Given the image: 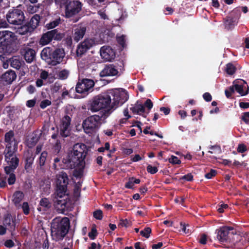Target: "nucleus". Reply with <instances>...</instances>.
I'll return each mask as SVG.
<instances>
[{
	"label": "nucleus",
	"instance_id": "obj_1",
	"mask_svg": "<svg viewBox=\"0 0 249 249\" xmlns=\"http://www.w3.org/2000/svg\"><path fill=\"white\" fill-rule=\"evenodd\" d=\"M125 90L112 89L107 93L99 94L93 97L89 104V109L91 112H106L109 110L110 115L119 106H122L128 99Z\"/></svg>",
	"mask_w": 249,
	"mask_h": 249
},
{
	"label": "nucleus",
	"instance_id": "obj_2",
	"mask_svg": "<svg viewBox=\"0 0 249 249\" xmlns=\"http://www.w3.org/2000/svg\"><path fill=\"white\" fill-rule=\"evenodd\" d=\"M86 145L82 143L75 144L72 150L63 160L67 168L74 169L78 165L85 164V159L87 156Z\"/></svg>",
	"mask_w": 249,
	"mask_h": 249
},
{
	"label": "nucleus",
	"instance_id": "obj_3",
	"mask_svg": "<svg viewBox=\"0 0 249 249\" xmlns=\"http://www.w3.org/2000/svg\"><path fill=\"white\" fill-rule=\"evenodd\" d=\"M70 221L68 217H56L51 223V236L53 240H62L68 234L70 228Z\"/></svg>",
	"mask_w": 249,
	"mask_h": 249
},
{
	"label": "nucleus",
	"instance_id": "obj_4",
	"mask_svg": "<svg viewBox=\"0 0 249 249\" xmlns=\"http://www.w3.org/2000/svg\"><path fill=\"white\" fill-rule=\"evenodd\" d=\"M109 115L110 111L107 110L106 112L99 113V115H93L88 117L82 124L85 133L91 134L95 132L102 123L106 122V120Z\"/></svg>",
	"mask_w": 249,
	"mask_h": 249
},
{
	"label": "nucleus",
	"instance_id": "obj_5",
	"mask_svg": "<svg viewBox=\"0 0 249 249\" xmlns=\"http://www.w3.org/2000/svg\"><path fill=\"white\" fill-rule=\"evenodd\" d=\"M40 55L49 65L56 66L63 61L65 53L63 49L46 47L42 50Z\"/></svg>",
	"mask_w": 249,
	"mask_h": 249
},
{
	"label": "nucleus",
	"instance_id": "obj_6",
	"mask_svg": "<svg viewBox=\"0 0 249 249\" xmlns=\"http://www.w3.org/2000/svg\"><path fill=\"white\" fill-rule=\"evenodd\" d=\"M19 5L10 9L6 15L7 22L10 24L21 25L25 19L23 10Z\"/></svg>",
	"mask_w": 249,
	"mask_h": 249
},
{
	"label": "nucleus",
	"instance_id": "obj_7",
	"mask_svg": "<svg viewBox=\"0 0 249 249\" xmlns=\"http://www.w3.org/2000/svg\"><path fill=\"white\" fill-rule=\"evenodd\" d=\"M217 239L221 243L234 244L236 232L234 228L230 226H223L215 231Z\"/></svg>",
	"mask_w": 249,
	"mask_h": 249
},
{
	"label": "nucleus",
	"instance_id": "obj_8",
	"mask_svg": "<svg viewBox=\"0 0 249 249\" xmlns=\"http://www.w3.org/2000/svg\"><path fill=\"white\" fill-rule=\"evenodd\" d=\"M68 175L64 172H61L57 176L56 189L54 194L60 198L67 195V187L69 184Z\"/></svg>",
	"mask_w": 249,
	"mask_h": 249
},
{
	"label": "nucleus",
	"instance_id": "obj_9",
	"mask_svg": "<svg viewBox=\"0 0 249 249\" xmlns=\"http://www.w3.org/2000/svg\"><path fill=\"white\" fill-rule=\"evenodd\" d=\"M71 118L68 115H65L60 120L58 125L56 127L57 131L59 136L66 138L71 135Z\"/></svg>",
	"mask_w": 249,
	"mask_h": 249
},
{
	"label": "nucleus",
	"instance_id": "obj_10",
	"mask_svg": "<svg viewBox=\"0 0 249 249\" xmlns=\"http://www.w3.org/2000/svg\"><path fill=\"white\" fill-rule=\"evenodd\" d=\"M15 34L10 31H0V47L3 49L9 50L16 40Z\"/></svg>",
	"mask_w": 249,
	"mask_h": 249
},
{
	"label": "nucleus",
	"instance_id": "obj_11",
	"mask_svg": "<svg viewBox=\"0 0 249 249\" xmlns=\"http://www.w3.org/2000/svg\"><path fill=\"white\" fill-rule=\"evenodd\" d=\"M82 4L77 0H69L66 5L65 16L66 18H71L79 13L81 10Z\"/></svg>",
	"mask_w": 249,
	"mask_h": 249
},
{
	"label": "nucleus",
	"instance_id": "obj_12",
	"mask_svg": "<svg viewBox=\"0 0 249 249\" xmlns=\"http://www.w3.org/2000/svg\"><path fill=\"white\" fill-rule=\"evenodd\" d=\"M17 150L10 149V146H7L5 148L3 154L5 157V161L9 164L14 167V169H16L18 166L19 159L15 154V152Z\"/></svg>",
	"mask_w": 249,
	"mask_h": 249
},
{
	"label": "nucleus",
	"instance_id": "obj_13",
	"mask_svg": "<svg viewBox=\"0 0 249 249\" xmlns=\"http://www.w3.org/2000/svg\"><path fill=\"white\" fill-rule=\"evenodd\" d=\"M53 38L57 40L62 39V35L58 33L57 29H53L43 34L40 39L39 43L42 45H45L49 43Z\"/></svg>",
	"mask_w": 249,
	"mask_h": 249
},
{
	"label": "nucleus",
	"instance_id": "obj_14",
	"mask_svg": "<svg viewBox=\"0 0 249 249\" xmlns=\"http://www.w3.org/2000/svg\"><path fill=\"white\" fill-rule=\"evenodd\" d=\"M94 85V82L92 80L83 79L81 82L77 83L75 90L78 93H84L92 89Z\"/></svg>",
	"mask_w": 249,
	"mask_h": 249
},
{
	"label": "nucleus",
	"instance_id": "obj_15",
	"mask_svg": "<svg viewBox=\"0 0 249 249\" xmlns=\"http://www.w3.org/2000/svg\"><path fill=\"white\" fill-rule=\"evenodd\" d=\"M64 197H66V198H63V197L60 198L56 195H55L53 200L54 205L57 211L62 213H65L67 208L68 202L67 199L68 198V195H67Z\"/></svg>",
	"mask_w": 249,
	"mask_h": 249
},
{
	"label": "nucleus",
	"instance_id": "obj_16",
	"mask_svg": "<svg viewBox=\"0 0 249 249\" xmlns=\"http://www.w3.org/2000/svg\"><path fill=\"white\" fill-rule=\"evenodd\" d=\"M100 52L101 56L106 61H111L115 57V52L110 46L102 47Z\"/></svg>",
	"mask_w": 249,
	"mask_h": 249
},
{
	"label": "nucleus",
	"instance_id": "obj_17",
	"mask_svg": "<svg viewBox=\"0 0 249 249\" xmlns=\"http://www.w3.org/2000/svg\"><path fill=\"white\" fill-rule=\"evenodd\" d=\"M4 141L5 142L7 143L6 145L5 148H6L7 146H10V149H12V142H14V144L13 149L15 150H17L18 142L17 140L14 138V132L13 130H11L5 134Z\"/></svg>",
	"mask_w": 249,
	"mask_h": 249
},
{
	"label": "nucleus",
	"instance_id": "obj_18",
	"mask_svg": "<svg viewBox=\"0 0 249 249\" xmlns=\"http://www.w3.org/2000/svg\"><path fill=\"white\" fill-rule=\"evenodd\" d=\"M21 53L27 63H30L35 59L36 53L32 48L25 47L21 50Z\"/></svg>",
	"mask_w": 249,
	"mask_h": 249
},
{
	"label": "nucleus",
	"instance_id": "obj_19",
	"mask_svg": "<svg viewBox=\"0 0 249 249\" xmlns=\"http://www.w3.org/2000/svg\"><path fill=\"white\" fill-rule=\"evenodd\" d=\"M224 20L225 28L228 31L232 30L238 22V18L235 16L226 17Z\"/></svg>",
	"mask_w": 249,
	"mask_h": 249
},
{
	"label": "nucleus",
	"instance_id": "obj_20",
	"mask_svg": "<svg viewBox=\"0 0 249 249\" xmlns=\"http://www.w3.org/2000/svg\"><path fill=\"white\" fill-rule=\"evenodd\" d=\"M17 75L13 70H8L3 73L1 76V81L4 84H10L16 79Z\"/></svg>",
	"mask_w": 249,
	"mask_h": 249
},
{
	"label": "nucleus",
	"instance_id": "obj_21",
	"mask_svg": "<svg viewBox=\"0 0 249 249\" xmlns=\"http://www.w3.org/2000/svg\"><path fill=\"white\" fill-rule=\"evenodd\" d=\"M118 74L117 70L111 64L105 65L100 73L101 77L116 76Z\"/></svg>",
	"mask_w": 249,
	"mask_h": 249
},
{
	"label": "nucleus",
	"instance_id": "obj_22",
	"mask_svg": "<svg viewBox=\"0 0 249 249\" xmlns=\"http://www.w3.org/2000/svg\"><path fill=\"white\" fill-rule=\"evenodd\" d=\"M87 28L85 26H77L74 29L73 38L74 41L78 42L85 35Z\"/></svg>",
	"mask_w": 249,
	"mask_h": 249
},
{
	"label": "nucleus",
	"instance_id": "obj_23",
	"mask_svg": "<svg viewBox=\"0 0 249 249\" xmlns=\"http://www.w3.org/2000/svg\"><path fill=\"white\" fill-rule=\"evenodd\" d=\"M48 154L46 151H43L37 160V167L41 170H44L45 167L48 165L49 163V160L48 158Z\"/></svg>",
	"mask_w": 249,
	"mask_h": 249
},
{
	"label": "nucleus",
	"instance_id": "obj_24",
	"mask_svg": "<svg viewBox=\"0 0 249 249\" xmlns=\"http://www.w3.org/2000/svg\"><path fill=\"white\" fill-rule=\"evenodd\" d=\"M241 82L244 84L242 83L239 84H234L233 85L234 89L241 96L247 95L248 94L249 92V87L248 85H245V84H247L245 81L241 80Z\"/></svg>",
	"mask_w": 249,
	"mask_h": 249
},
{
	"label": "nucleus",
	"instance_id": "obj_25",
	"mask_svg": "<svg viewBox=\"0 0 249 249\" xmlns=\"http://www.w3.org/2000/svg\"><path fill=\"white\" fill-rule=\"evenodd\" d=\"M9 63L11 67L16 70H19L21 66L24 64V62L22 60V58L19 56H12L9 59Z\"/></svg>",
	"mask_w": 249,
	"mask_h": 249
},
{
	"label": "nucleus",
	"instance_id": "obj_26",
	"mask_svg": "<svg viewBox=\"0 0 249 249\" xmlns=\"http://www.w3.org/2000/svg\"><path fill=\"white\" fill-rule=\"evenodd\" d=\"M3 223L5 226L8 227V229L10 231L12 232L15 231V219H13L11 215L8 214L4 217Z\"/></svg>",
	"mask_w": 249,
	"mask_h": 249
},
{
	"label": "nucleus",
	"instance_id": "obj_27",
	"mask_svg": "<svg viewBox=\"0 0 249 249\" xmlns=\"http://www.w3.org/2000/svg\"><path fill=\"white\" fill-rule=\"evenodd\" d=\"M41 17L39 15L36 14L31 18L29 21L27 22L30 27L31 30L34 31L38 26H39Z\"/></svg>",
	"mask_w": 249,
	"mask_h": 249
},
{
	"label": "nucleus",
	"instance_id": "obj_28",
	"mask_svg": "<svg viewBox=\"0 0 249 249\" xmlns=\"http://www.w3.org/2000/svg\"><path fill=\"white\" fill-rule=\"evenodd\" d=\"M34 159L35 157L32 154H28L25 158L24 169L28 173H30L32 172Z\"/></svg>",
	"mask_w": 249,
	"mask_h": 249
},
{
	"label": "nucleus",
	"instance_id": "obj_29",
	"mask_svg": "<svg viewBox=\"0 0 249 249\" xmlns=\"http://www.w3.org/2000/svg\"><path fill=\"white\" fill-rule=\"evenodd\" d=\"M39 206L40 207L37 208L38 211H41L43 210V211H47L51 208L52 203L48 198L44 197L40 199Z\"/></svg>",
	"mask_w": 249,
	"mask_h": 249
},
{
	"label": "nucleus",
	"instance_id": "obj_30",
	"mask_svg": "<svg viewBox=\"0 0 249 249\" xmlns=\"http://www.w3.org/2000/svg\"><path fill=\"white\" fill-rule=\"evenodd\" d=\"M24 196L23 193L20 191H16L13 195V199L12 200L15 205L17 207L21 201L22 200Z\"/></svg>",
	"mask_w": 249,
	"mask_h": 249
},
{
	"label": "nucleus",
	"instance_id": "obj_31",
	"mask_svg": "<svg viewBox=\"0 0 249 249\" xmlns=\"http://www.w3.org/2000/svg\"><path fill=\"white\" fill-rule=\"evenodd\" d=\"M17 32L21 35H25L28 33L31 34L33 32V30H31L30 27L29 26L27 23L21 25V26L18 29Z\"/></svg>",
	"mask_w": 249,
	"mask_h": 249
},
{
	"label": "nucleus",
	"instance_id": "obj_32",
	"mask_svg": "<svg viewBox=\"0 0 249 249\" xmlns=\"http://www.w3.org/2000/svg\"><path fill=\"white\" fill-rule=\"evenodd\" d=\"M113 67L118 71V73H122L124 70V60L119 59L111 64Z\"/></svg>",
	"mask_w": 249,
	"mask_h": 249
},
{
	"label": "nucleus",
	"instance_id": "obj_33",
	"mask_svg": "<svg viewBox=\"0 0 249 249\" xmlns=\"http://www.w3.org/2000/svg\"><path fill=\"white\" fill-rule=\"evenodd\" d=\"M130 109L133 113L141 115L145 112V107L142 104H136L135 106L130 107Z\"/></svg>",
	"mask_w": 249,
	"mask_h": 249
},
{
	"label": "nucleus",
	"instance_id": "obj_34",
	"mask_svg": "<svg viewBox=\"0 0 249 249\" xmlns=\"http://www.w3.org/2000/svg\"><path fill=\"white\" fill-rule=\"evenodd\" d=\"M85 164L78 165L76 167L78 168L75 169L73 175L76 178H81L83 175L84 169L85 168Z\"/></svg>",
	"mask_w": 249,
	"mask_h": 249
},
{
	"label": "nucleus",
	"instance_id": "obj_35",
	"mask_svg": "<svg viewBox=\"0 0 249 249\" xmlns=\"http://www.w3.org/2000/svg\"><path fill=\"white\" fill-rule=\"evenodd\" d=\"M236 70V68L232 63H229L226 65L225 71L229 75H232L235 72Z\"/></svg>",
	"mask_w": 249,
	"mask_h": 249
},
{
	"label": "nucleus",
	"instance_id": "obj_36",
	"mask_svg": "<svg viewBox=\"0 0 249 249\" xmlns=\"http://www.w3.org/2000/svg\"><path fill=\"white\" fill-rule=\"evenodd\" d=\"M39 137L36 135H33L30 139L28 140V145L29 147H33L37 143Z\"/></svg>",
	"mask_w": 249,
	"mask_h": 249
},
{
	"label": "nucleus",
	"instance_id": "obj_37",
	"mask_svg": "<svg viewBox=\"0 0 249 249\" xmlns=\"http://www.w3.org/2000/svg\"><path fill=\"white\" fill-rule=\"evenodd\" d=\"M60 23V18H57L54 20L46 24V27L47 29H53L57 26Z\"/></svg>",
	"mask_w": 249,
	"mask_h": 249
},
{
	"label": "nucleus",
	"instance_id": "obj_38",
	"mask_svg": "<svg viewBox=\"0 0 249 249\" xmlns=\"http://www.w3.org/2000/svg\"><path fill=\"white\" fill-rule=\"evenodd\" d=\"M151 229L150 227H146L140 231V234L146 238H148L151 233Z\"/></svg>",
	"mask_w": 249,
	"mask_h": 249
},
{
	"label": "nucleus",
	"instance_id": "obj_39",
	"mask_svg": "<svg viewBox=\"0 0 249 249\" xmlns=\"http://www.w3.org/2000/svg\"><path fill=\"white\" fill-rule=\"evenodd\" d=\"M131 226V222L127 219H121L119 221L118 224L119 227H125L127 228Z\"/></svg>",
	"mask_w": 249,
	"mask_h": 249
},
{
	"label": "nucleus",
	"instance_id": "obj_40",
	"mask_svg": "<svg viewBox=\"0 0 249 249\" xmlns=\"http://www.w3.org/2000/svg\"><path fill=\"white\" fill-rule=\"evenodd\" d=\"M69 72L68 70L64 69L60 71L58 73L59 78L62 80L66 79L68 77Z\"/></svg>",
	"mask_w": 249,
	"mask_h": 249
},
{
	"label": "nucleus",
	"instance_id": "obj_41",
	"mask_svg": "<svg viewBox=\"0 0 249 249\" xmlns=\"http://www.w3.org/2000/svg\"><path fill=\"white\" fill-rule=\"evenodd\" d=\"M53 150L54 153L58 154L61 149V144L59 140H57L55 144L53 146Z\"/></svg>",
	"mask_w": 249,
	"mask_h": 249
},
{
	"label": "nucleus",
	"instance_id": "obj_42",
	"mask_svg": "<svg viewBox=\"0 0 249 249\" xmlns=\"http://www.w3.org/2000/svg\"><path fill=\"white\" fill-rule=\"evenodd\" d=\"M235 89L233 87V85L232 86H230L228 89H227L225 90V93L226 96L229 98L231 96V95L234 92Z\"/></svg>",
	"mask_w": 249,
	"mask_h": 249
},
{
	"label": "nucleus",
	"instance_id": "obj_43",
	"mask_svg": "<svg viewBox=\"0 0 249 249\" xmlns=\"http://www.w3.org/2000/svg\"><path fill=\"white\" fill-rule=\"evenodd\" d=\"M168 160L170 163L173 164H179L181 163V160L177 157L173 155Z\"/></svg>",
	"mask_w": 249,
	"mask_h": 249
},
{
	"label": "nucleus",
	"instance_id": "obj_44",
	"mask_svg": "<svg viewBox=\"0 0 249 249\" xmlns=\"http://www.w3.org/2000/svg\"><path fill=\"white\" fill-rule=\"evenodd\" d=\"M194 179V177L191 173H188L182 176L179 178V180H184L187 181H192Z\"/></svg>",
	"mask_w": 249,
	"mask_h": 249
},
{
	"label": "nucleus",
	"instance_id": "obj_45",
	"mask_svg": "<svg viewBox=\"0 0 249 249\" xmlns=\"http://www.w3.org/2000/svg\"><path fill=\"white\" fill-rule=\"evenodd\" d=\"M16 180V178L15 174L13 173L10 174L9 177L7 180L8 184L10 185H13L15 183Z\"/></svg>",
	"mask_w": 249,
	"mask_h": 249
},
{
	"label": "nucleus",
	"instance_id": "obj_46",
	"mask_svg": "<svg viewBox=\"0 0 249 249\" xmlns=\"http://www.w3.org/2000/svg\"><path fill=\"white\" fill-rule=\"evenodd\" d=\"M147 171L151 174H154L158 171V169L156 166H152L151 165L149 164L147 166Z\"/></svg>",
	"mask_w": 249,
	"mask_h": 249
},
{
	"label": "nucleus",
	"instance_id": "obj_47",
	"mask_svg": "<svg viewBox=\"0 0 249 249\" xmlns=\"http://www.w3.org/2000/svg\"><path fill=\"white\" fill-rule=\"evenodd\" d=\"M217 174V171L211 169L210 171L205 175V177L208 179H211L215 177Z\"/></svg>",
	"mask_w": 249,
	"mask_h": 249
},
{
	"label": "nucleus",
	"instance_id": "obj_48",
	"mask_svg": "<svg viewBox=\"0 0 249 249\" xmlns=\"http://www.w3.org/2000/svg\"><path fill=\"white\" fill-rule=\"evenodd\" d=\"M93 216L98 220H101L103 218V212L100 210H98L94 212Z\"/></svg>",
	"mask_w": 249,
	"mask_h": 249
},
{
	"label": "nucleus",
	"instance_id": "obj_49",
	"mask_svg": "<svg viewBox=\"0 0 249 249\" xmlns=\"http://www.w3.org/2000/svg\"><path fill=\"white\" fill-rule=\"evenodd\" d=\"M22 209L23 212V213L26 214L28 215L29 213L30 212V209L29 206L28 202H24L23 203L22 205Z\"/></svg>",
	"mask_w": 249,
	"mask_h": 249
},
{
	"label": "nucleus",
	"instance_id": "obj_50",
	"mask_svg": "<svg viewBox=\"0 0 249 249\" xmlns=\"http://www.w3.org/2000/svg\"><path fill=\"white\" fill-rule=\"evenodd\" d=\"M97 235V231L96 229L92 228L91 231L89 232L88 236L91 240H94Z\"/></svg>",
	"mask_w": 249,
	"mask_h": 249
},
{
	"label": "nucleus",
	"instance_id": "obj_51",
	"mask_svg": "<svg viewBox=\"0 0 249 249\" xmlns=\"http://www.w3.org/2000/svg\"><path fill=\"white\" fill-rule=\"evenodd\" d=\"M9 6L10 1L9 0H0V8L4 9Z\"/></svg>",
	"mask_w": 249,
	"mask_h": 249
},
{
	"label": "nucleus",
	"instance_id": "obj_52",
	"mask_svg": "<svg viewBox=\"0 0 249 249\" xmlns=\"http://www.w3.org/2000/svg\"><path fill=\"white\" fill-rule=\"evenodd\" d=\"M51 104V102L50 100H49L48 99L43 100V101H42L41 102V103L40 104V107L42 109H44L47 107L50 106Z\"/></svg>",
	"mask_w": 249,
	"mask_h": 249
},
{
	"label": "nucleus",
	"instance_id": "obj_53",
	"mask_svg": "<svg viewBox=\"0 0 249 249\" xmlns=\"http://www.w3.org/2000/svg\"><path fill=\"white\" fill-rule=\"evenodd\" d=\"M87 51V50H86L84 47H82L80 45H79L77 47L76 50V53L78 56H81Z\"/></svg>",
	"mask_w": 249,
	"mask_h": 249
},
{
	"label": "nucleus",
	"instance_id": "obj_54",
	"mask_svg": "<svg viewBox=\"0 0 249 249\" xmlns=\"http://www.w3.org/2000/svg\"><path fill=\"white\" fill-rule=\"evenodd\" d=\"M117 41L119 45L122 46L123 47L125 45V36L124 35L121 36L117 37Z\"/></svg>",
	"mask_w": 249,
	"mask_h": 249
},
{
	"label": "nucleus",
	"instance_id": "obj_55",
	"mask_svg": "<svg viewBox=\"0 0 249 249\" xmlns=\"http://www.w3.org/2000/svg\"><path fill=\"white\" fill-rule=\"evenodd\" d=\"M80 45L87 50L90 49V48L92 46V44L90 43L89 41L87 40H85L84 41L81 42Z\"/></svg>",
	"mask_w": 249,
	"mask_h": 249
},
{
	"label": "nucleus",
	"instance_id": "obj_56",
	"mask_svg": "<svg viewBox=\"0 0 249 249\" xmlns=\"http://www.w3.org/2000/svg\"><path fill=\"white\" fill-rule=\"evenodd\" d=\"M241 120L246 124H249V112H246L243 113Z\"/></svg>",
	"mask_w": 249,
	"mask_h": 249
},
{
	"label": "nucleus",
	"instance_id": "obj_57",
	"mask_svg": "<svg viewBox=\"0 0 249 249\" xmlns=\"http://www.w3.org/2000/svg\"><path fill=\"white\" fill-rule=\"evenodd\" d=\"M134 183L133 182V180H131V178H129L128 181L125 183V187L127 189H133L134 188Z\"/></svg>",
	"mask_w": 249,
	"mask_h": 249
},
{
	"label": "nucleus",
	"instance_id": "obj_58",
	"mask_svg": "<svg viewBox=\"0 0 249 249\" xmlns=\"http://www.w3.org/2000/svg\"><path fill=\"white\" fill-rule=\"evenodd\" d=\"M54 1L55 3L59 5L60 7H62L63 6L66 7V5L68 3L69 0H54Z\"/></svg>",
	"mask_w": 249,
	"mask_h": 249
},
{
	"label": "nucleus",
	"instance_id": "obj_59",
	"mask_svg": "<svg viewBox=\"0 0 249 249\" xmlns=\"http://www.w3.org/2000/svg\"><path fill=\"white\" fill-rule=\"evenodd\" d=\"M180 225L182 226V230L185 234H190L191 233V230L189 229H187V227L189 226V225H186L185 223H182V222L180 223Z\"/></svg>",
	"mask_w": 249,
	"mask_h": 249
},
{
	"label": "nucleus",
	"instance_id": "obj_60",
	"mask_svg": "<svg viewBox=\"0 0 249 249\" xmlns=\"http://www.w3.org/2000/svg\"><path fill=\"white\" fill-rule=\"evenodd\" d=\"M143 106L144 107H146L149 110H150L153 107V104L150 99H147L145 102Z\"/></svg>",
	"mask_w": 249,
	"mask_h": 249
},
{
	"label": "nucleus",
	"instance_id": "obj_61",
	"mask_svg": "<svg viewBox=\"0 0 249 249\" xmlns=\"http://www.w3.org/2000/svg\"><path fill=\"white\" fill-rule=\"evenodd\" d=\"M16 169H14V167L9 165L4 167V171L7 175H9L14 172Z\"/></svg>",
	"mask_w": 249,
	"mask_h": 249
},
{
	"label": "nucleus",
	"instance_id": "obj_62",
	"mask_svg": "<svg viewBox=\"0 0 249 249\" xmlns=\"http://www.w3.org/2000/svg\"><path fill=\"white\" fill-rule=\"evenodd\" d=\"M246 146L244 144H240L237 148V151L239 153H243L247 151Z\"/></svg>",
	"mask_w": 249,
	"mask_h": 249
},
{
	"label": "nucleus",
	"instance_id": "obj_63",
	"mask_svg": "<svg viewBox=\"0 0 249 249\" xmlns=\"http://www.w3.org/2000/svg\"><path fill=\"white\" fill-rule=\"evenodd\" d=\"M207 236L206 234L203 233L201 235L199 242L202 244L205 245L207 243Z\"/></svg>",
	"mask_w": 249,
	"mask_h": 249
},
{
	"label": "nucleus",
	"instance_id": "obj_64",
	"mask_svg": "<svg viewBox=\"0 0 249 249\" xmlns=\"http://www.w3.org/2000/svg\"><path fill=\"white\" fill-rule=\"evenodd\" d=\"M15 245L14 242L11 239L7 240L4 243V246L7 248H11Z\"/></svg>",
	"mask_w": 249,
	"mask_h": 249
}]
</instances>
